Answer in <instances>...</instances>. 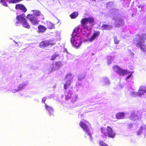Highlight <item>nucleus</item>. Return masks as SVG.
Masks as SVG:
<instances>
[{
    "label": "nucleus",
    "instance_id": "1",
    "mask_svg": "<svg viewBox=\"0 0 146 146\" xmlns=\"http://www.w3.org/2000/svg\"><path fill=\"white\" fill-rule=\"evenodd\" d=\"M100 131L102 135L106 137H108L109 138L113 139L116 135L115 132L110 126H108L106 128L102 127L101 128Z\"/></svg>",
    "mask_w": 146,
    "mask_h": 146
},
{
    "label": "nucleus",
    "instance_id": "26",
    "mask_svg": "<svg viewBox=\"0 0 146 146\" xmlns=\"http://www.w3.org/2000/svg\"><path fill=\"white\" fill-rule=\"evenodd\" d=\"M47 28L49 29L54 28V25L50 22H48L47 24Z\"/></svg>",
    "mask_w": 146,
    "mask_h": 146
},
{
    "label": "nucleus",
    "instance_id": "18",
    "mask_svg": "<svg viewBox=\"0 0 146 146\" xmlns=\"http://www.w3.org/2000/svg\"><path fill=\"white\" fill-rule=\"evenodd\" d=\"M125 116V113L123 112H119L115 115L116 118L118 119L123 118Z\"/></svg>",
    "mask_w": 146,
    "mask_h": 146
},
{
    "label": "nucleus",
    "instance_id": "9",
    "mask_svg": "<svg viewBox=\"0 0 146 146\" xmlns=\"http://www.w3.org/2000/svg\"><path fill=\"white\" fill-rule=\"evenodd\" d=\"M135 38L133 40V42L137 46H143L142 41V37L139 35H135Z\"/></svg>",
    "mask_w": 146,
    "mask_h": 146
},
{
    "label": "nucleus",
    "instance_id": "6",
    "mask_svg": "<svg viewBox=\"0 0 146 146\" xmlns=\"http://www.w3.org/2000/svg\"><path fill=\"white\" fill-rule=\"evenodd\" d=\"M113 69L120 76H123L128 74V72L126 70H123L121 68L116 66H113Z\"/></svg>",
    "mask_w": 146,
    "mask_h": 146
},
{
    "label": "nucleus",
    "instance_id": "27",
    "mask_svg": "<svg viewBox=\"0 0 146 146\" xmlns=\"http://www.w3.org/2000/svg\"><path fill=\"white\" fill-rule=\"evenodd\" d=\"M143 130H144V128L143 126H141L138 131L137 132V134L138 135H140L142 133Z\"/></svg>",
    "mask_w": 146,
    "mask_h": 146
},
{
    "label": "nucleus",
    "instance_id": "21",
    "mask_svg": "<svg viewBox=\"0 0 146 146\" xmlns=\"http://www.w3.org/2000/svg\"><path fill=\"white\" fill-rule=\"evenodd\" d=\"M25 84H20L19 85V86L17 88V89H15V92H18V91H19L21 90L22 89H23V88L25 87Z\"/></svg>",
    "mask_w": 146,
    "mask_h": 146
},
{
    "label": "nucleus",
    "instance_id": "4",
    "mask_svg": "<svg viewBox=\"0 0 146 146\" xmlns=\"http://www.w3.org/2000/svg\"><path fill=\"white\" fill-rule=\"evenodd\" d=\"M88 23L93 25L94 23V18L92 17L84 18L82 19L80 21L81 25L84 29L88 28V26L87 25Z\"/></svg>",
    "mask_w": 146,
    "mask_h": 146
},
{
    "label": "nucleus",
    "instance_id": "36",
    "mask_svg": "<svg viewBox=\"0 0 146 146\" xmlns=\"http://www.w3.org/2000/svg\"><path fill=\"white\" fill-rule=\"evenodd\" d=\"M76 84H77V86H81V84L80 83H78V82Z\"/></svg>",
    "mask_w": 146,
    "mask_h": 146
},
{
    "label": "nucleus",
    "instance_id": "31",
    "mask_svg": "<svg viewBox=\"0 0 146 146\" xmlns=\"http://www.w3.org/2000/svg\"><path fill=\"white\" fill-rule=\"evenodd\" d=\"M114 42L115 44H117L119 43V41L117 39V37L115 36L114 38Z\"/></svg>",
    "mask_w": 146,
    "mask_h": 146
},
{
    "label": "nucleus",
    "instance_id": "23",
    "mask_svg": "<svg viewBox=\"0 0 146 146\" xmlns=\"http://www.w3.org/2000/svg\"><path fill=\"white\" fill-rule=\"evenodd\" d=\"M102 29L103 30H108L111 29L110 26L109 25H103L101 27Z\"/></svg>",
    "mask_w": 146,
    "mask_h": 146
},
{
    "label": "nucleus",
    "instance_id": "3",
    "mask_svg": "<svg viewBox=\"0 0 146 146\" xmlns=\"http://www.w3.org/2000/svg\"><path fill=\"white\" fill-rule=\"evenodd\" d=\"M88 124H89L90 125H91L89 124V122L86 121L82 120L79 123L80 126L83 129V130L85 131L90 136V140L91 141H92V134L90 132L89 127L88 126Z\"/></svg>",
    "mask_w": 146,
    "mask_h": 146
},
{
    "label": "nucleus",
    "instance_id": "17",
    "mask_svg": "<svg viewBox=\"0 0 146 146\" xmlns=\"http://www.w3.org/2000/svg\"><path fill=\"white\" fill-rule=\"evenodd\" d=\"M55 65V67L52 70L53 71H55L56 70H58L62 65V62L59 61L56 62Z\"/></svg>",
    "mask_w": 146,
    "mask_h": 146
},
{
    "label": "nucleus",
    "instance_id": "14",
    "mask_svg": "<svg viewBox=\"0 0 146 146\" xmlns=\"http://www.w3.org/2000/svg\"><path fill=\"white\" fill-rule=\"evenodd\" d=\"M100 35V32L99 31H95L93 35L89 39L90 41H92L94 40L96 37H98Z\"/></svg>",
    "mask_w": 146,
    "mask_h": 146
},
{
    "label": "nucleus",
    "instance_id": "28",
    "mask_svg": "<svg viewBox=\"0 0 146 146\" xmlns=\"http://www.w3.org/2000/svg\"><path fill=\"white\" fill-rule=\"evenodd\" d=\"M73 78V76L72 75L71 73H69L66 75V78H67L68 79H69V80H71Z\"/></svg>",
    "mask_w": 146,
    "mask_h": 146
},
{
    "label": "nucleus",
    "instance_id": "30",
    "mask_svg": "<svg viewBox=\"0 0 146 146\" xmlns=\"http://www.w3.org/2000/svg\"><path fill=\"white\" fill-rule=\"evenodd\" d=\"M85 77L84 75H80L78 77V79L79 80H81L83 79Z\"/></svg>",
    "mask_w": 146,
    "mask_h": 146
},
{
    "label": "nucleus",
    "instance_id": "34",
    "mask_svg": "<svg viewBox=\"0 0 146 146\" xmlns=\"http://www.w3.org/2000/svg\"><path fill=\"white\" fill-rule=\"evenodd\" d=\"M132 74H129V75H128L126 78V79H127L129 78H130L131 76H132Z\"/></svg>",
    "mask_w": 146,
    "mask_h": 146
},
{
    "label": "nucleus",
    "instance_id": "13",
    "mask_svg": "<svg viewBox=\"0 0 146 146\" xmlns=\"http://www.w3.org/2000/svg\"><path fill=\"white\" fill-rule=\"evenodd\" d=\"M139 91L137 95L138 96L141 95L146 92V87L141 86L140 87Z\"/></svg>",
    "mask_w": 146,
    "mask_h": 146
},
{
    "label": "nucleus",
    "instance_id": "22",
    "mask_svg": "<svg viewBox=\"0 0 146 146\" xmlns=\"http://www.w3.org/2000/svg\"><path fill=\"white\" fill-rule=\"evenodd\" d=\"M78 13L77 12H73L70 15V17L71 19H74L76 18L78 15Z\"/></svg>",
    "mask_w": 146,
    "mask_h": 146
},
{
    "label": "nucleus",
    "instance_id": "35",
    "mask_svg": "<svg viewBox=\"0 0 146 146\" xmlns=\"http://www.w3.org/2000/svg\"><path fill=\"white\" fill-rule=\"evenodd\" d=\"M132 127V124H129L128 126V128L129 129H130Z\"/></svg>",
    "mask_w": 146,
    "mask_h": 146
},
{
    "label": "nucleus",
    "instance_id": "12",
    "mask_svg": "<svg viewBox=\"0 0 146 146\" xmlns=\"http://www.w3.org/2000/svg\"><path fill=\"white\" fill-rule=\"evenodd\" d=\"M54 42H51L49 40H44L42 41L39 44V46H48L49 45H55Z\"/></svg>",
    "mask_w": 146,
    "mask_h": 146
},
{
    "label": "nucleus",
    "instance_id": "29",
    "mask_svg": "<svg viewBox=\"0 0 146 146\" xmlns=\"http://www.w3.org/2000/svg\"><path fill=\"white\" fill-rule=\"evenodd\" d=\"M99 144L101 146H109L103 141H99Z\"/></svg>",
    "mask_w": 146,
    "mask_h": 146
},
{
    "label": "nucleus",
    "instance_id": "32",
    "mask_svg": "<svg viewBox=\"0 0 146 146\" xmlns=\"http://www.w3.org/2000/svg\"><path fill=\"white\" fill-rule=\"evenodd\" d=\"M0 2L2 3L4 6L6 7L8 6L6 2L4 0H1Z\"/></svg>",
    "mask_w": 146,
    "mask_h": 146
},
{
    "label": "nucleus",
    "instance_id": "15",
    "mask_svg": "<svg viewBox=\"0 0 146 146\" xmlns=\"http://www.w3.org/2000/svg\"><path fill=\"white\" fill-rule=\"evenodd\" d=\"M124 24L122 19H119L115 24V27H118L123 26Z\"/></svg>",
    "mask_w": 146,
    "mask_h": 146
},
{
    "label": "nucleus",
    "instance_id": "8",
    "mask_svg": "<svg viewBox=\"0 0 146 146\" xmlns=\"http://www.w3.org/2000/svg\"><path fill=\"white\" fill-rule=\"evenodd\" d=\"M142 115V114L141 113L137 111L136 112L132 113L130 118L132 120L135 121L138 120L139 118H141Z\"/></svg>",
    "mask_w": 146,
    "mask_h": 146
},
{
    "label": "nucleus",
    "instance_id": "11",
    "mask_svg": "<svg viewBox=\"0 0 146 146\" xmlns=\"http://www.w3.org/2000/svg\"><path fill=\"white\" fill-rule=\"evenodd\" d=\"M15 9L16 10H20L22 12L25 13L27 11V9L25 7L23 4H16L15 6Z\"/></svg>",
    "mask_w": 146,
    "mask_h": 146
},
{
    "label": "nucleus",
    "instance_id": "16",
    "mask_svg": "<svg viewBox=\"0 0 146 146\" xmlns=\"http://www.w3.org/2000/svg\"><path fill=\"white\" fill-rule=\"evenodd\" d=\"M38 33H43L46 30V27L42 25H39L38 27Z\"/></svg>",
    "mask_w": 146,
    "mask_h": 146
},
{
    "label": "nucleus",
    "instance_id": "7",
    "mask_svg": "<svg viewBox=\"0 0 146 146\" xmlns=\"http://www.w3.org/2000/svg\"><path fill=\"white\" fill-rule=\"evenodd\" d=\"M27 18L30 21L33 25L38 24L39 21L38 20V19L33 14H28Z\"/></svg>",
    "mask_w": 146,
    "mask_h": 146
},
{
    "label": "nucleus",
    "instance_id": "20",
    "mask_svg": "<svg viewBox=\"0 0 146 146\" xmlns=\"http://www.w3.org/2000/svg\"><path fill=\"white\" fill-rule=\"evenodd\" d=\"M45 108L50 113V115L51 114V112L53 111V109L52 107L48 106L46 104H45Z\"/></svg>",
    "mask_w": 146,
    "mask_h": 146
},
{
    "label": "nucleus",
    "instance_id": "19",
    "mask_svg": "<svg viewBox=\"0 0 146 146\" xmlns=\"http://www.w3.org/2000/svg\"><path fill=\"white\" fill-rule=\"evenodd\" d=\"M33 15L36 17L38 19L40 16L42 17V15L41 14V13L39 10H34L33 11Z\"/></svg>",
    "mask_w": 146,
    "mask_h": 146
},
{
    "label": "nucleus",
    "instance_id": "2",
    "mask_svg": "<svg viewBox=\"0 0 146 146\" xmlns=\"http://www.w3.org/2000/svg\"><path fill=\"white\" fill-rule=\"evenodd\" d=\"M25 17L26 16L24 15V14L17 15L16 17V19L17 20L18 22H16V23L18 24V23H21L23 27L29 29L31 27L30 26Z\"/></svg>",
    "mask_w": 146,
    "mask_h": 146
},
{
    "label": "nucleus",
    "instance_id": "25",
    "mask_svg": "<svg viewBox=\"0 0 146 146\" xmlns=\"http://www.w3.org/2000/svg\"><path fill=\"white\" fill-rule=\"evenodd\" d=\"M71 82L70 81L68 80L66 82L65 84H64V88L65 90H66L67 88L69 87V86H70L71 84Z\"/></svg>",
    "mask_w": 146,
    "mask_h": 146
},
{
    "label": "nucleus",
    "instance_id": "37",
    "mask_svg": "<svg viewBox=\"0 0 146 146\" xmlns=\"http://www.w3.org/2000/svg\"><path fill=\"white\" fill-rule=\"evenodd\" d=\"M144 131H146V125L145 126V127L144 128Z\"/></svg>",
    "mask_w": 146,
    "mask_h": 146
},
{
    "label": "nucleus",
    "instance_id": "10",
    "mask_svg": "<svg viewBox=\"0 0 146 146\" xmlns=\"http://www.w3.org/2000/svg\"><path fill=\"white\" fill-rule=\"evenodd\" d=\"M79 29L78 27H76L75 29L74 30L73 32V33L72 35V37L71 39V42L73 46H77V44H78V46H79V44L75 40V37L76 36V34H74V33H76V31L77 30L78 31Z\"/></svg>",
    "mask_w": 146,
    "mask_h": 146
},
{
    "label": "nucleus",
    "instance_id": "5",
    "mask_svg": "<svg viewBox=\"0 0 146 146\" xmlns=\"http://www.w3.org/2000/svg\"><path fill=\"white\" fill-rule=\"evenodd\" d=\"M65 98L66 100H70L71 102L73 103L76 101L77 98L76 95L73 94L70 91L65 94Z\"/></svg>",
    "mask_w": 146,
    "mask_h": 146
},
{
    "label": "nucleus",
    "instance_id": "24",
    "mask_svg": "<svg viewBox=\"0 0 146 146\" xmlns=\"http://www.w3.org/2000/svg\"><path fill=\"white\" fill-rule=\"evenodd\" d=\"M59 54L56 52H55L52 56L51 58L50 59V60L54 61V60L56 57L59 56Z\"/></svg>",
    "mask_w": 146,
    "mask_h": 146
},
{
    "label": "nucleus",
    "instance_id": "38",
    "mask_svg": "<svg viewBox=\"0 0 146 146\" xmlns=\"http://www.w3.org/2000/svg\"><path fill=\"white\" fill-rule=\"evenodd\" d=\"M79 46H76V47H77L76 48H78V47H79Z\"/></svg>",
    "mask_w": 146,
    "mask_h": 146
},
{
    "label": "nucleus",
    "instance_id": "33",
    "mask_svg": "<svg viewBox=\"0 0 146 146\" xmlns=\"http://www.w3.org/2000/svg\"><path fill=\"white\" fill-rule=\"evenodd\" d=\"M46 97L42 99V102L44 103H45V102L46 101Z\"/></svg>",
    "mask_w": 146,
    "mask_h": 146
}]
</instances>
